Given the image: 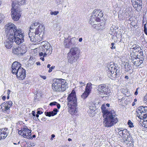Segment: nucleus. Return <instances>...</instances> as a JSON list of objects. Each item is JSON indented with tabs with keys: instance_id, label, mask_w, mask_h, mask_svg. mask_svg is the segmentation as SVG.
<instances>
[{
	"instance_id": "5701e85b",
	"label": "nucleus",
	"mask_w": 147,
	"mask_h": 147,
	"mask_svg": "<svg viewBox=\"0 0 147 147\" xmlns=\"http://www.w3.org/2000/svg\"><path fill=\"white\" fill-rule=\"evenodd\" d=\"M12 52L15 54H16L20 56L22 55L19 47L13 48Z\"/></svg>"
},
{
	"instance_id": "cd10ccee",
	"label": "nucleus",
	"mask_w": 147,
	"mask_h": 147,
	"mask_svg": "<svg viewBox=\"0 0 147 147\" xmlns=\"http://www.w3.org/2000/svg\"><path fill=\"white\" fill-rule=\"evenodd\" d=\"M34 33H32L30 32L28 34L29 36L30 39V40L31 41L34 42H36L37 40L35 37L36 35V34H34L35 36H34Z\"/></svg>"
},
{
	"instance_id": "c85d7f7f",
	"label": "nucleus",
	"mask_w": 147,
	"mask_h": 147,
	"mask_svg": "<svg viewBox=\"0 0 147 147\" xmlns=\"http://www.w3.org/2000/svg\"><path fill=\"white\" fill-rule=\"evenodd\" d=\"M63 44L65 48H69L71 47L69 38H67L66 39L65 38V40L64 41Z\"/></svg>"
},
{
	"instance_id": "bb28decb",
	"label": "nucleus",
	"mask_w": 147,
	"mask_h": 147,
	"mask_svg": "<svg viewBox=\"0 0 147 147\" xmlns=\"http://www.w3.org/2000/svg\"><path fill=\"white\" fill-rule=\"evenodd\" d=\"M135 57L131 59V62L136 66L140 65L139 61L137 59L138 57L136 55H134Z\"/></svg>"
},
{
	"instance_id": "b1692460",
	"label": "nucleus",
	"mask_w": 147,
	"mask_h": 147,
	"mask_svg": "<svg viewBox=\"0 0 147 147\" xmlns=\"http://www.w3.org/2000/svg\"><path fill=\"white\" fill-rule=\"evenodd\" d=\"M69 40L71 47L76 46L77 40V39L76 37H74L70 39L69 38Z\"/></svg>"
},
{
	"instance_id": "de8ad7c7",
	"label": "nucleus",
	"mask_w": 147,
	"mask_h": 147,
	"mask_svg": "<svg viewBox=\"0 0 147 147\" xmlns=\"http://www.w3.org/2000/svg\"><path fill=\"white\" fill-rule=\"evenodd\" d=\"M15 9H18L16 8L15 7V5L14 4L12 3V8L11 9V11H14Z\"/></svg>"
},
{
	"instance_id": "680f3d73",
	"label": "nucleus",
	"mask_w": 147,
	"mask_h": 147,
	"mask_svg": "<svg viewBox=\"0 0 147 147\" xmlns=\"http://www.w3.org/2000/svg\"><path fill=\"white\" fill-rule=\"evenodd\" d=\"M56 105H57V107L58 109H59L60 108L61 106L59 104L57 103Z\"/></svg>"
},
{
	"instance_id": "a19ab883",
	"label": "nucleus",
	"mask_w": 147,
	"mask_h": 147,
	"mask_svg": "<svg viewBox=\"0 0 147 147\" xmlns=\"http://www.w3.org/2000/svg\"><path fill=\"white\" fill-rule=\"evenodd\" d=\"M127 124L129 125V127H134L133 123L130 120H129L127 122Z\"/></svg>"
},
{
	"instance_id": "9b49d317",
	"label": "nucleus",
	"mask_w": 147,
	"mask_h": 147,
	"mask_svg": "<svg viewBox=\"0 0 147 147\" xmlns=\"http://www.w3.org/2000/svg\"><path fill=\"white\" fill-rule=\"evenodd\" d=\"M5 32L7 34V35L9 36V38H11L14 37L13 36H16L17 33H21V30L20 29H17L15 25L14 27H13L10 30H9Z\"/></svg>"
},
{
	"instance_id": "338daca9",
	"label": "nucleus",
	"mask_w": 147,
	"mask_h": 147,
	"mask_svg": "<svg viewBox=\"0 0 147 147\" xmlns=\"http://www.w3.org/2000/svg\"><path fill=\"white\" fill-rule=\"evenodd\" d=\"M22 132L23 133V130H20L18 131V134H20V135L22 133Z\"/></svg>"
},
{
	"instance_id": "ea45409f",
	"label": "nucleus",
	"mask_w": 147,
	"mask_h": 147,
	"mask_svg": "<svg viewBox=\"0 0 147 147\" xmlns=\"http://www.w3.org/2000/svg\"><path fill=\"white\" fill-rule=\"evenodd\" d=\"M35 27L33 24H32L30 28V30H29L30 32L33 33V29Z\"/></svg>"
},
{
	"instance_id": "e2e57ef3",
	"label": "nucleus",
	"mask_w": 147,
	"mask_h": 147,
	"mask_svg": "<svg viewBox=\"0 0 147 147\" xmlns=\"http://www.w3.org/2000/svg\"><path fill=\"white\" fill-rule=\"evenodd\" d=\"M40 76L41 78L44 80H45L46 79V77L45 76L41 75Z\"/></svg>"
},
{
	"instance_id": "6e6d98bb",
	"label": "nucleus",
	"mask_w": 147,
	"mask_h": 147,
	"mask_svg": "<svg viewBox=\"0 0 147 147\" xmlns=\"http://www.w3.org/2000/svg\"><path fill=\"white\" fill-rule=\"evenodd\" d=\"M25 138H28V137L27 136V135H26V133H23V134L22 135Z\"/></svg>"
},
{
	"instance_id": "7ed1b4c3",
	"label": "nucleus",
	"mask_w": 147,
	"mask_h": 147,
	"mask_svg": "<svg viewBox=\"0 0 147 147\" xmlns=\"http://www.w3.org/2000/svg\"><path fill=\"white\" fill-rule=\"evenodd\" d=\"M52 87L53 90L55 91L62 92L68 88V86L64 80L57 79L54 81Z\"/></svg>"
},
{
	"instance_id": "bf43d9fd",
	"label": "nucleus",
	"mask_w": 147,
	"mask_h": 147,
	"mask_svg": "<svg viewBox=\"0 0 147 147\" xmlns=\"http://www.w3.org/2000/svg\"><path fill=\"white\" fill-rule=\"evenodd\" d=\"M138 89H139L138 88L136 89V91L134 93L135 95H137V94H138Z\"/></svg>"
},
{
	"instance_id": "6e6552de",
	"label": "nucleus",
	"mask_w": 147,
	"mask_h": 147,
	"mask_svg": "<svg viewBox=\"0 0 147 147\" xmlns=\"http://www.w3.org/2000/svg\"><path fill=\"white\" fill-rule=\"evenodd\" d=\"M68 105L77 104V99L76 96L75 92L73 90L72 92L68 96L67 98Z\"/></svg>"
},
{
	"instance_id": "4468645a",
	"label": "nucleus",
	"mask_w": 147,
	"mask_h": 147,
	"mask_svg": "<svg viewBox=\"0 0 147 147\" xmlns=\"http://www.w3.org/2000/svg\"><path fill=\"white\" fill-rule=\"evenodd\" d=\"M26 71L22 67L17 71L15 74L18 78L20 80H23L26 77Z\"/></svg>"
},
{
	"instance_id": "f03ea898",
	"label": "nucleus",
	"mask_w": 147,
	"mask_h": 147,
	"mask_svg": "<svg viewBox=\"0 0 147 147\" xmlns=\"http://www.w3.org/2000/svg\"><path fill=\"white\" fill-rule=\"evenodd\" d=\"M41 45L39 53L40 56L47 57L52 53V47L48 42H42L41 43Z\"/></svg>"
},
{
	"instance_id": "052dcab7",
	"label": "nucleus",
	"mask_w": 147,
	"mask_h": 147,
	"mask_svg": "<svg viewBox=\"0 0 147 147\" xmlns=\"http://www.w3.org/2000/svg\"><path fill=\"white\" fill-rule=\"evenodd\" d=\"M137 59L139 61L140 65L143 62V61L142 60H140V59L138 57Z\"/></svg>"
},
{
	"instance_id": "f8f14e48",
	"label": "nucleus",
	"mask_w": 147,
	"mask_h": 147,
	"mask_svg": "<svg viewBox=\"0 0 147 147\" xmlns=\"http://www.w3.org/2000/svg\"><path fill=\"white\" fill-rule=\"evenodd\" d=\"M45 31V27L42 24H39L38 27L35 30L34 35V34L39 35L40 38V39H41V38L44 35Z\"/></svg>"
},
{
	"instance_id": "20e7f679",
	"label": "nucleus",
	"mask_w": 147,
	"mask_h": 147,
	"mask_svg": "<svg viewBox=\"0 0 147 147\" xmlns=\"http://www.w3.org/2000/svg\"><path fill=\"white\" fill-rule=\"evenodd\" d=\"M103 14L100 10L94 9L90 17L89 23L92 25H95L98 22L102 20Z\"/></svg>"
},
{
	"instance_id": "13d9d810",
	"label": "nucleus",
	"mask_w": 147,
	"mask_h": 147,
	"mask_svg": "<svg viewBox=\"0 0 147 147\" xmlns=\"http://www.w3.org/2000/svg\"><path fill=\"white\" fill-rule=\"evenodd\" d=\"M43 113V112L41 111H40L38 110L37 111V113L38 114L40 115L42 114Z\"/></svg>"
},
{
	"instance_id": "6ab92c4d",
	"label": "nucleus",
	"mask_w": 147,
	"mask_h": 147,
	"mask_svg": "<svg viewBox=\"0 0 147 147\" xmlns=\"http://www.w3.org/2000/svg\"><path fill=\"white\" fill-rule=\"evenodd\" d=\"M13 39L11 38H9V36H8V39L4 42L5 47L8 49H10L13 46Z\"/></svg>"
},
{
	"instance_id": "473e14b6",
	"label": "nucleus",
	"mask_w": 147,
	"mask_h": 147,
	"mask_svg": "<svg viewBox=\"0 0 147 147\" xmlns=\"http://www.w3.org/2000/svg\"><path fill=\"white\" fill-rule=\"evenodd\" d=\"M21 64L19 63L17 61L14 62L12 65L11 68H13L14 67H21Z\"/></svg>"
},
{
	"instance_id": "c9c22d12",
	"label": "nucleus",
	"mask_w": 147,
	"mask_h": 147,
	"mask_svg": "<svg viewBox=\"0 0 147 147\" xmlns=\"http://www.w3.org/2000/svg\"><path fill=\"white\" fill-rule=\"evenodd\" d=\"M144 120L142 122V125L143 127L147 128V118L146 119L142 118Z\"/></svg>"
},
{
	"instance_id": "5fc2aeb1",
	"label": "nucleus",
	"mask_w": 147,
	"mask_h": 147,
	"mask_svg": "<svg viewBox=\"0 0 147 147\" xmlns=\"http://www.w3.org/2000/svg\"><path fill=\"white\" fill-rule=\"evenodd\" d=\"M134 55H134V53H131L130 54V57L131 58H130V59L131 60V59L135 57Z\"/></svg>"
},
{
	"instance_id": "f257e3e1",
	"label": "nucleus",
	"mask_w": 147,
	"mask_h": 147,
	"mask_svg": "<svg viewBox=\"0 0 147 147\" xmlns=\"http://www.w3.org/2000/svg\"><path fill=\"white\" fill-rule=\"evenodd\" d=\"M104 105H102L101 108L103 116L106 117L103 119L104 126L106 127H111L113 126L118 121L117 115L114 110L109 111Z\"/></svg>"
},
{
	"instance_id": "a878e982",
	"label": "nucleus",
	"mask_w": 147,
	"mask_h": 147,
	"mask_svg": "<svg viewBox=\"0 0 147 147\" xmlns=\"http://www.w3.org/2000/svg\"><path fill=\"white\" fill-rule=\"evenodd\" d=\"M15 25L12 23H9L7 24L5 26V32L11 30L13 27H14Z\"/></svg>"
},
{
	"instance_id": "79ce46f5",
	"label": "nucleus",
	"mask_w": 147,
	"mask_h": 147,
	"mask_svg": "<svg viewBox=\"0 0 147 147\" xmlns=\"http://www.w3.org/2000/svg\"><path fill=\"white\" fill-rule=\"evenodd\" d=\"M126 12L125 13V14L126 15L125 16L126 18H128L129 16V11L128 9L126 10Z\"/></svg>"
},
{
	"instance_id": "9d476101",
	"label": "nucleus",
	"mask_w": 147,
	"mask_h": 147,
	"mask_svg": "<svg viewBox=\"0 0 147 147\" xmlns=\"http://www.w3.org/2000/svg\"><path fill=\"white\" fill-rule=\"evenodd\" d=\"M13 36L14 37L11 38L17 44L19 45L24 42V35L22 33V32L19 34L17 33L16 36Z\"/></svg>"
},
{
	"instance_id": "f704fd0d",
	"label": "nucleus",
	"mask_w": 147,
	"mask_h": 147,
	"mask_svg": "<svg viewBox=\"0 0 147 147\" xmlns=\"http://www.w3.org/2000/svg\"><path fill=\"white\" fill-rule=\"evenodd\" d=\"M90 93L88 92L85 90V91L81 95L82 98L84 99L86 98L88 96Z\"/></svg>"
},
{
	"instance_id": "423d86ee",
	"label": "nucleus",
	"mask_w": 147,
	"mask_h": 147,
	"mask_svg": "<svg viewBox=\"0 0 147 147\" xmlns=\"http://www.w3.org/2000/svg\"><path fill=\"white\" fill-rule=\"evenodd\" d=\"M138 116L140 119L147 118V107L142 106L139 107L137 110Z\"/></svg>"
},
{
	"instance_id": "2f4dec72",
	"label": "nucleus",
	"mask_w": 147,
	"mask_h": 147,
	"mask_svg": "<svg viewBox=\"0 0 147 147\" xmlns=\"http://www.w3.org/2000/svg\"><path fill=\"white\" fill-rule=\"evenodd\" d=\"M125 71L127 72H128L132 68L131 65L129 64L127 62H126L124 65Z\"/></svg>"
},
{
	"instance_id": "aec40b11",
	"label": "nucleus",
	"mask_w": 147,
	"mask_h": 147,
	"mask_svg": "<svg viewBox=\"0 0 147 147\" xmlns=\"http://www.w3.org/2000/svg\"><path fill=\"white\" fill-rule=\"evenodd\" d=\"M7 128H3L0 129V140L4 139L7 136L8 134L7 132Z\"/></svg>"
},
{
	"instance_id": "4c0bfd02",
	"label": "nucleus",
	"mask_w": 147,
	"mask_h": 147,
	"mask_svg": "<svg viewBox=\"0 0 147 147\" xmlns=\"http://www.w3.org/2000/svg\"><path fill=\"white\" fill-rule=\"evenodd\" d=\"M131 140L127 141L129 143V146H130L131 147H133V138H132V137L131 138Z\"/></svg>"
},
{
	"instance_id": "37998d69",
	"label": "nucleus",
	"mask_w": 147,
	"mask_h": 147,
	"mask_svg": "<svg viewBox=\"0 0 147 147\" xmlns=\"http://www.w3.org/2000/svg\"><path fill=\"white\" fill-rule=\"evenodd\" d=\"M38 34V35H36L35 37L36 38V40H37V42H38V41H41L42 39V37L41 38V39H40V36Z\"/></svg>"
},
{
	"instance_id": "3c124183",
	"label": "nucleus",
	"mask_w": 147,
	"mask_h": 147,
	"mask_svg": "<svg viewBox=\"0 0 147 147\" xmlns=\"http://www.w3.org/2000/svg\"><path fill=\"white\" fill-rule=\"evenodd\" d=\"M57 102H51L49 104V105L51 106H52L53 105H56Z\"/></svg>"
},
{
	"instance_id": "c03bdc74",
	"label": "nucleus",
	"mask_w": 147,
	"mask_h": 147,
	"mask_svg": "<svg viewBox=\"0 0 147 147\" xmlns=\"http://www.w3.org/2000/svg\"><path fill=\"white\" fill-rule=\"evenodd\" d=\"M59 13V11H55L54 12L51 11L50 12V14L51 15H56Z\"/></svg>"
},
{
	"instance_id": "603ef678",
	"label": "nucleus",
	"mask_w": 147,
	"mask_h": 147,
	"mask_svg": "<svg viewBox=\"0 0 147 147\" xmlns=\"http://www.w3.org/2000/svg\"><path fill=\"white\" fill-rule=\"evenodd\" d=\"M55 67V66H52L51 67H50L48 71V72L50 73L52 71V70L54 69Z\"/></svg>"
},
{
	"instance_id": "412c9836",
	"label": "nucleus",
	"mask_w": 147,
	"mask_h": 147,
	"mask_svg": "<svg viewBox=\"0 0 147 147\" xmlns=\"http://www.w3.org/2000/svg\"><path fill=\"white\" fill-rule=\"evenodd\" d=\"M58 111V110L57 109L55 108L53 111L49 112H45V114L46 116L50 117L56 115L57 114Z\"/></svg>"
},
{
	"instance_id": "7c9ffc66",
	"label": "nucleus",
	"mask_w": 147,
	"mask_h": 147,
	"mask_svg": "<svg viewBox=\"0 0 147 147\" xmlns=\"http://www.w3.org/2000/svg\"><path fill=\"white\" fill-rule=\"evenodd\" d=\"M96 25L95 26V29H102L105 28V24L103 23L99 24H96Z\"/></svg>"
},
{
	"instance_id": "49530a36",
	"label": "nucleus",
	"mask_w": 147,
	"mask_h": 147,
	"mask_svg": "<svg viewBox=\"0 0 147 147\" xmlns=\"http://www.w3.org/2000/svg\"><path fill=\"white\" fill-rule=\"evenodd\" d=\"M31 131L29 130V131L28 132H27V136L28 137L27 138L30 139L31 138Z\"/></svg>"
},
{
	"instance_id": "8fccbe9b",
	"label": "nucleus",
	"mask_w": 147,
	"mask_h": 147,
	"mask_svg": "<svg viewBox=\"0 0 147 147\" xmlns=\"http://www.w3.org/2000/svg\"><path fill=\"white\" fill-rule=\"evenodd\" d=\"M144 102L147 105V93L144 97Z\"/></svg>"
},
{
	"instance_id": "774afa93",
	"label": "nucleus",
	"mask_w": 147,
	"mask_h": 147,
	"mask_svg": "<svg viewBox=\"0 0 147 147\" xmlns=\"http://www.w3.org/2000/svg\"><path fill=\"white\" fill-rule=\"evenodd\" d=\"M32 114L33 116H34V117L36 115H35V112L34 111H32Z\"/></svg>"
},
{
	"instance_id": "0eeeda50",
	"label": "nucleus",
	"mask_w": 147,
	"mask_h": 147,
	"mask_svg": "<svg viewBox=\"0 0 147 147\" xmlns=\"http://www.w3.org/2000/svg\"><path fill=\"white\" fill-rule=\"evenodd\" d=\"M118 129L119 131V134L126 141L131 140V137L126 129H123L122 128H118Z\"/></svg>"
},
{
	"instance_id": "f3484780",
	"label": "nucleus",
	"mask_w": 147,
	"mask_h": 147,
	"mask_svg": "<svg viewBox=\"0 0 147 147\" xmlns=\"http://www.w3.org/2000/svg\"><path fill=\"white\" fill-rule=\"evenodd\" d=\"M12 102L11 101H6L3 103V106L4 107V112L9 114L10 113V108L12 105Z\"/></svg>"
},
{
	"instance_id": "dca6fc26",
	"label": "nucleus",
	"mask_w": 147,
	"mask_h": 147,
	"mask_svg": "<svg viewBox=\"0 0 147 147\" xmlns=\"http://www.w3.org/2000/svg\"><path fill=\"white\" fill-rule=\"evenodd\" d=\"M11 15L12 19L15 21L19 20L21 16L18 9H15L14 11L11 10Z\"/></svg>"
},
{
	"instance_id": "39448f33",
	"label": "nucleus",
	"mask_w": 147,
	"mask_h": 147,
	"mask_svg": "<svg viewBox=\"0 0 147 147\" xmlns=\"http://www.w3.org/2000/svg\"><path fill=\"white\" fill-rule=\"evenodd\" d=\"M80 50L77 47L72 48L68 53L67 59L68 62L72 63L76 61L79 57Z\"/></svg>"
},
{
	"instance_id": "864d4df0",
	"label": "nucleus",
	"mask_w": 147,
	"mask_h": 147,
	"mask_svg": "<svg viewBox=\"0 0 147 147\" xmlns=\"http://www.w3.org/2000/svg\"><path fill=\"white\" fill-rule=\"evenodd\" d=\"M144 32L145 34L147 35V30L145 25H144Z\"/></svg>"
},
{
	"instance_id": "2eb2a0df",
	"label": "nucleus",
	"mask_w": 147,
	"mask_h": 147,
	"mask_svg": "<svg viewBox=\"0 0 147 147\" xmlns=\"http://www.w3.org/2000/svg\"><path fill=\"white\" fill-rule=\"evenodd\" d=\"M108 76L111 75V76L115 72V70L117 68L114 65V63L113 62H111L108 65Z\"/></svg>"
},
{
	"instance_id": "393cba45",
	"label": "nucleus",
	"mask_w": 147,
	"mask_h": 147,
	"mask_svg": "<svg viewBox=\"0 0 147 147\" xmlns=\"http://www.w3.org/2000/svg\"><path fill=\"white\" fill-rule=\"evenodd\" d=\"M19 47L22 55L25 53L27 51L26 45L24 44H22V45L19 46Z\"/></svg>"
},
{
	"instance_id": "a18cd8bd",
	"label": "nucleus",
	"mask_w": 147,
	"mask_h": 147,
	"mask_svg": "<svg viewBox=\"0 0 147 147\" xmlns=\"http://www.w3.org/2000/svg\"><path fill=\"white\" fill-rule=\"evenodd\" d=\"M4 17V16L2 14L0 13V23L2 21Z\"/></svg>"
},
{
	"instance_id": "c756f323",
	"label": "nucleus",
	"mask_w": 147,
	"mask_h": 147,
	"mask_svg": "<svg viewBox=\"0 0 147 147\" xmlns=\"http://www.w3.org/2000/svg\"><path fill=\"white\" fill-rule=\"evenodd\" d=\"M92 88V84L91 83L89 82L87 84L85 90L88 92L90 93Z\"/></svg>"
},
{
	"instance_id": "58836bf2",
	"label": "nucleus",
	"mask_w": 147,
	"mask_h": 147,
	"mask_svg": "<svg viewBox=\"0 0 147 147\" xmlns=\"http://www.w3.org/2000/svg\"><path fill=\"white\" fill-rule=\"evenodd\" d=\"M23 133H26L29 131V130L27 128L26 126H24L23 129Z\"/></svg>"
},
{
	"instance_id": "4be33fe9",
	"label": "nucleus",
	"mask_w": 147,
	"mask_h": 147,
	"mask_svg": "<svg viewBox=\"0 0 147 147\" xmlns=\"http://www.w3.org/2000/svg\"><path fill=\"white\" fill-rule=\"evenodd\" d=\"M120 74V72L119 70L116 68L115 72L114 74L111 76V75H109V77L112 80H115L116 78H117V76H119Z\"/></svg>"
},
{
	"instance_id": "ddd939ff",
	"label": "nucleus",
	"mask_w": 147,
	"mask_h": 147,
	"mask_svg": "<svg viewBox=\"0 0 147 147\" xmlns=\"http://www.w3.org/2000/svg\"><path fill=\"white\" fill-rule=\"evenodd\" d=\"M132 4L137 11H140L142 8V2L141 0H131Z\"/></svg>"
},
{
	"instance_id": "72a5a7b5",
	"label": "nucleus",
	"mask_w": 147,
	"mask_h": 147,
	"mask_svg": "<svg viewBox=\"0 0 147 147\" xmlns=\"http://www.w3.org/2000/svg\"><path fill=\"white\" fill-rule=\"evenodd\" d=\"M131 47V49L135 50V51H133L134 52H138L139 51V50L140 49V48L139 46L136 45H133Z\"/></svg>"
},
{
	"instance_id": "a211bd4d",
	"label": "nucleus",
	"mask_w": 147,
	"mask_h": 147,
	"mask_svg": "<svg viewBox=\"0 0 147 147\" xmlns=\"http://www.w3.org/2000/svg\"><path fill=\"white\" fill-rule=\"evenodd\" d=\"M69 108H68V111L71 115H76L77 112V110L76 108V105H68Z\"/></svg>"
},
{
	"instance_id": "e433bc0d",
	"label": "nucleus",
	"mask_w": 147,
	"mask_h": 147,
	"mask_svg": "<svg viewBox=\"0 0 147 147\" xmlns=\"http://www.w3.org/2000/svg\"><path fill=\"white\" fill-rule=\"evenodd\" d=\"M21 68L22 67H14L13 68H12V73L13 74H16V72H17V71Z\"/></svg>"
},
{
	"instance_id": "0e129e2a",
	"label": "nucleus",
	"mask_w": 147,
	"mask_h": 147,
	"mask_svg": "<svg viewBox=\"0 0 147 147\" xmlns=\"http://www.w3.org/2000/svg\"><path fill=\"white\" fill-rule=\"evenodd\" d=\"M93 108H94L93 107L90 106L89 107V109L90 110H93V111H94L95 109H93Z\"/></svg>"
},
{
	"instance_id": "1a4fd4ad",
	"label": "nucleus",
	"mask_w": 147,
	"mask_h": 147,
	"mask_svg": "<svg viewBox=\"0 0 147 147\" xmlns=\"http://www.w3.org/2000/svg\"><path fill=\"white\" fill-rule=\"evenodd\" d=\"M97 90L101 93L104 94L105 96L103 97L104 98L105 97H107L110 95V91L107 87L104 84H101L99 85L97 87Z\"/></svg>"
},
{
	"instance_id": "09e8293b",
	"label": "nucleus",
	"mask_w": 147,
	"mask_h": 147,
	"mask_svg": "<svg viewBox=\"0 0 147 147\" xmlns=\"http://www.w3.org/2000/svg\"><path fill=\"white\" fill-rule=\"evenodd\" d=\"M115 43H111V48L112 49H115Z\"/></svg>"
},
{
	"instance_id": "69168bd1",
	"label": "nucleus",
	"mask_w": 147,
	"mask_h": 147,
	"mask_svg": "<svg viewBox=\"0 0 147 147\" xmlns=\"http://www.w3.org/2000/svg\"><path fill=\"white\" fill-rule=\"evenodd\" d=\"M119 100L120 101V102H121L122 101H123V100H125V98L124 97H123L121 99H119Z\"/></svg>"
},
{
	"instance_id": "4d7b16f0",
	"label": "nucleus",
	"mask_w": 147,
	"mask_h": 147,
	"mask_svg": "<svg viewBox=\"0 0 147 147\" xmlns=\"http://www.w3.org/2000/svg\"><path fill=\"white\" fill-rule=\"evenodd\" d=\"M61 0H56L55 2L57 4H59L61 3Z\"/></svg>"
}]
</instances>
